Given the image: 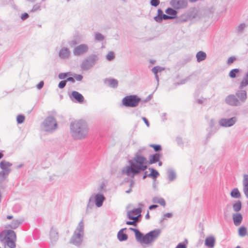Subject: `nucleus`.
<instances>
[{
    "label": "nucleus",
    "instance_id": "f257e3e1",
    "mask_svg": "<svg viewBox=\"0 0 248 248\" xmlns=\"http://www.w3.org/2000/svg\"><path fill=\"white\" fill-rule=\"evenodd\" d=\"M141 152L139 150L137 153L135 157L129 161L130 166H126L122 170V173L128 176L134 177L135 175L139 173L141 171L145 170L147 166L145 164L146 163V158L139 155Z\"/></svg>",
    "mask_w": 248,
    "mask_h": 248
},
{
    "label": "nucleus",
    "instance_id": "f03ea898",
    "mask_svg": "<svg viewBox=\"0 0 248 248\" xmlns=\"http://www.w3.org/2000/svg\"><path fill=\"white\" fill-rule=\"evenodd\" d=\"M70 129L71 136L75 140L85 138L89 132L87 123L82 120L72 122L70 123Z\"/></svg>",
    "mask_w": 248,
    "mask_h": 248
},
{
    "label": "nucleus",
    "instance_id": "7ed1b4c3",
    "mask_svg": "<svg viewBox=\"0 0 248 248\" xmlns=\"http://www.w3.org/2000/svg\"><path fill=\"white\" fill-rule=\"evenodd\" d=\"M84 234V223L81 220L70 240V243L75 246H79L82 241Z\"/></svg>",
    "mask_w": 248,
    "mask_h": 248
},
{
    "label": "nucleus",
    "instance_id": "20e7f679",
    "mask_svg": "<svg viewBox=\"0 0 248 248\" xmlns=\"http://www.w3.org/2000/svg\"><path fill=\"white\" fill-rule=\"evenodd\" d=\"M99 60L97 55L92 54L85 58L80 65L82 70L87 71L93 68Z\"/></svg>",
    "mask_w": 248,
    "mask_h": 248
},
{
    "label": "nucleus",
    "instance_id": "39448f33",
    "mask_svg": "<svg viewBox=\"0 0 248 248\" xmlns=\"http://www.w3.org/2000/svg\"><path fill=\"white\" fill-rule=\"evenodd\" d=\"M41 127L45 131L51 132L57 129V123L53 117L48 116L43 122Z\"/></svg>",
    "mask_w": 248,
    "mask_h": 248
},
{
    "label": "nucleus",
    "instance_id": "423d86ee",
    "mask_svg": "<svg viewBox=\"0 0 248 248\" xmlns=\"http://www.w3.org/2000/svg\"><path fill=\"white\" fill-rule=\"evenodd\" d=\"M141 99L136 95H127L122 99L123 105L126 107L134 108L138 106Z\"/></svg>",
    "mask_w": 248,
    "mask_h": 248
},
{
    "label": "nucleus",
    "instance_id": "0eeeda50",
    "mask_svg": "<svg viewBox=\"0 0 248 248\" xmlns=\"http://www.w3.org/2000/svg\"><path fill=\"white\" fill-rule=\"evenodd\" d=\"M161 232L160 230L157 229L151 231L144 235L142 237L141 244L149 245L154 242L159 236Z\"/></svg>",
    "mask_w": 248,
    "mask_h": 248
},
{
    "label": "nucleus",
    "instance_id": "6e6552de",
    "mask_svg": "<svg viewBox=\"0 0 248 248\" xmlns=\"http://www.w3.org/2000/svg\"><path fill=\"white\" fill-rule=\"evenodd\" d=\"M89 50V46L87 44H82L75 47L73 54L75 56H80L86 53Z\"/></svg>",
    "mask_w": 248,
    "mask_h": 248
},
{
    "label": "nucleus",
    "instance_id": "1a4fd4ad",
    "mask_svg": "<svg viewBox=\"0 0 248 248\" xmlns=\"http://www.w3.org/2000/svg\"><path fill=\"white\" fill-rule=\"evenodd\" d=\"M170 5L175 9H182L187 7V0H171Z\"/></svg>",
    "mask_w": 248,
    "mask_h": 248
},
{
    "label": "nucleus",
    "instance_id": "9d476101",
    "mask_svg": "<svg viewBox=\"0 0 248 248\" xmlns=\"http://www.w3.org/2000/svg\"><path fill=\"white\" fill-rule=\"evenodd\" d=\"M139 207L130 211H128L127 213V216L129 219H138L139 216L140 215L141 212V208L142 204H139Z\"/></svg>",
    "mask_w": 248,
    "mask_h": 248
},
{
    "label": "nucleus",
    "instance_id": "9b49d317",
    "mask_svg": "<svg viewBox=\"0 0 248 248\" xmlns=\"http://www.w3.org/2000/svg\"><path fill=\"white\" fill-rule=\"evenodd\" d=\"M225 101L226 104L231 106L237 107L241 105L235 94L228 95L226 97Z\"/></svg>",
    "mask_w": 248,
    "mask_h": 248
},
{
    "label": "nucleus",
    "instance_id": "f8f14e48",
    "mask_svg": "<svg viewBox=\"0 0 248 248\" xmlns=\"http://www.w3.org/2000/svg\"><path fill=\"white\" fill-rule=\"evenodd\" d=\"M237 121V118L233 117L229 119L222 118L219 121V124L222 127H230L234 125Z\"/></svg>",
    "mask_w": 248,
    "mask_h": 248
},
{
    "label": "nucleus",
    "instance_id": "ddd939ff",
    "mask_svg": "<svg viewBox=\"0 0 248 248\" xmlns=\"http://www.w3.org/2000/svg\"><path fill=\"white\" fill-rule=\"evenodd\" d=\"M243 89L239 87V89L235 92V95L241 105L246 101L248 98L247 92Z\"/></svg>",
    "mask_w": 248,
    "mask_h": 248
},
{
    "label": "nucleus",
    "instance_id": "4468645a",
    "mask_svg": "<svg viewBox=\"0 0 248 248\" xmlns=\"http://www.w3.org/2000/svg\"><path fill=\"white\" fill-rule=\"evenodd\" d=\"M4 236L3 239L5 240H16V234L15 232L12 230H8L3 231L0 234V239L2 240V236Z\"/></svg>",
    "mask_w": 248,
    "mask_h": 248
},
{
    "label": "nucleus",
    "instance_id": "2eb2a0df",
    "mask_svg": "<svg viewBox=\"0 0 248 248\" xmlns=\"http://www.w3.org/2000/svg\"><path fill=\"white\" fill-rule=\"evenodd\" d=\"M12 163L5 160H2L0 163V168L1 169V171L5 172L6 174H9L11 171L10 167L12 166Z\"/></svg>",
    "mask_w": 248,
    "mask_h": 248
},
{
    "label": "nucleus",
    "instance_id": "dca6fc26",
    "mask_svg": "<svg viewBox=\"0 0 248 248\" xmlns=\"http://www.w3.org/2000/svg\"><path fill=\"white\" fill-rule=\"evenodd\" d=\"M93 200H94L96 206L100 207L102 205L104 201L105 200V197L102 194H97L94 197Z\"/></svg>",
    "mask_w": 248,
    "mask_h": 248
},
{
    "label": "nucleus",
    "instance_id": "f3484780",
    "mask_svg": "<svg viewBox=\"0 0 248 248\" xmlns=\"http://www.w3.org/2000/svg\"><path fill=\"white\" fill-rule=\"evenodd\" d=\"M70 98L72 100H73V98L75 99L76 101L79 103H82L84 100L83 95L77 91L72 92Z\"/></svg>",
    "mask_w": 248,
    "mask_h": 248
},
{
    "label": "nucleus",
    "instance_id": "a211bd4d",
    "mask_svg": "<svg viewBox=\"0 0 248 248\" xmlns=\"http://www.w3.org/2000/svg\"><path fill=\"white\" fill-rule=\"evenodd\" d=\"M70 54V51L69 49L67 48L63 47L59 51V57L63 59H67L69 58Z\"/></svg>",
    "mask_w": 248,
    "mask_h": 248
},
{
    "label": "nucleus",
    "instance_id": "6ab92c4d",
    "mask_svg": "<svg viewBox=\"0 0 248 248\" xmlns=\"http://www.w3.org/2000/svg\"><path fill=\"white\" fill-rule=\"evenodd\" d=\"M243 192L247 197L248 199V175L244 174L243 175Z\"/></svg>",
    "mask_w": 248,
    "mask_h": 248
},
{
    "label": "nucleus",
    "instance_id": "aec40b11",
    "mask_svg": "<svg viewBox=\"0 0 248 248\" xmlns=\"http://www.w3.org/2000/svg\"><path fill=\"white\" fill-rule=\"evenodd\" d=\"M232 219L234 224L237 226L240 225L243 219V217L240 213H236L232 215Z\"/></svg>",
    "mask_w": 248,
    "mask_h": 248
},
{
    "label": "nucleus",
    "instance_id": "412c9836",
    "mask_svg": "<svg viewBox=\"0 0 248 248\" xmlns=\"http://www.w3.org/2000/svg\"><path fill=\"white\" fill-rule=\"evenodd\" d=\"M215 244V239L212 236H209L205 240V245L209 248H213Z\"/></svg>",
    "mask_w": 248,
    "mask_h": 248
},
{
    "label": "nucleus",
    "instance_id": "4be33fe9",
    "mask_svg": "<svg viewBox=\"0 0 248 248\" xmlns=\"http://www.w3.org/2000/svg\"><path fill=\"white\" fill-rule=\"evenodd\" d=\"M161 155L159 153H156L153 155H150L149 157V163L152 164L159 161Z\"/></svg>",
    "mask_w": 248,
    "mask_h": 248
},
{
    "label": "nucleus",
    "instance_id": "5701e85b",
    "mask_svg": "<svg viewBox=\"0 0 248 248\" xmlns=\"http://www.w3.org/2000/svg\"><path fill=\"white\" fill-rule=\"evenodd\" d=\"M50 238L52 242H56L59 238V234L56 229L51 228L50 232Z\"/></svg>",
    "mask_w": 248,
    "mask_h": 248
},
{
    "label": "nucleus",
    "instance_id": "b1692460",
    "mask_svg": "<svg viewBox=\"0 0 248 248\" xmlns=\"http://www.w3.org/2000/svg\"><path fill=\"white\" fill-rule=\"evenodd\" d=\"M106 84H108L110 87L112 88H116L118 86V82L117 79L108 78L105 80Z\"/></svg>",
    "mask_w": 248,
    "mask_h": 248
},
{
    "label": "nucleus",
    "instance_id": "393cba45",
    "mask_svg": "<svg viewBox=\"0 0 248 248\" xmlns=\"http://www.w3.org/2000/svg\"><path fill=\"white\" fill-rule=\"evenodd\" d=\"M126 229V228L122 229L118 232L117 237L119 241H124L127 239V235L125 233H124L123 232Z\"/></svg>",
    "mask_w": 248,
    "mask_h": 248
},
{
    "label": "nucleus",
    "instance_id": "a878e982",
    "mask_svg": "<svg viewBox=\"0 0 248 248\" xmlns=\"http://www.w3.org/2000/svg\"><path fill=\"white\" fill-rule=\"evenodd\" d=\"M167 173L168 179L170 182L174 181L176 178V174L173 170L169 169L167 170Z\"/></svg>",
    "mask_w": 248,
    "mask_h": 248
},
{
    "label": "nucleus",
    "instance_id": "bb28decb",
    "mask_svg": "<svg viewBox=\"0 0 248 248\" xmlns=\"http://www.w3.org/2000/svg\"><path fill=\"white\" fill-rule=\"evenodd\" d=\"M248 85V71L246 73L239 84V88H244Z\"/></svg>",
    "mask_w": 248,
    "mask_h": 248
},
{
    "label": "nucleus",
    "instance_id": "cd10ccee",
    "mask_svg": "<svg viewBox=\"0 0 248 248\" xmlns=\"http://www.w3.org/2000/svg\"><path fill=\"white\" fill-rule=\"evenodd\" d=\"M22 221L19 219H14L10 224L8 225V228L12 229H16L21 223Z\"/></svg>",
    "mask_w": 248,
    "mask_h": 248
},
{
    "label": "nucleus",
    "instance_id": "c85d7f7f",
    "mask_svg": "<svg viewBox=\"0 0 248 248\" xmlns=\"http://www.w3.org/2000/svg\"><path fill=\"white\" fill-rule=\"evenodd\" d=\"M206 58V53L202 51H199L196 54V58L198 62L204 60Z\"/></svg>",
    "mask_w": 248,
    "mask_h": 248
},
{
    "label": "nucleus",
    "instance_id": "c756f323",
    "mask_svg": "<svg viewBox=\"0 0 248 248\" xmlns=\"http://www.w3.org/2000/svg\"><path fill=\"white\" fill-rule=\"evenodd\" d=\"M230 195L235 199H239L241 197V193L237 188H233L231 192Z\"/></svg>",
    "mask_w": 248,
    "mask_h": 248
},
{
    "label": "nucleus",
    "instance_id": "7c9ffc66",
    "mask_svg": "<svg viewBox=\"0 0 248 248\" xmlns=\"http://www.w3.org/2000/svg\"><path fill=\"white\" fill-rule=\"evenodd\" d=\"M215 124V122L214 120L211 119L209 122V126H210V128L211 129V132H209L207 135V137L208 138H210L211 137V136L213 134H214L217 130V129H216L214 131L213 129Z\"/></svg>",
    "mask_w": 248,
    "mask_h": 248
},
{
    "label": "nucleus",
    "instance_id": "2f4dec72",
    "mask_svg": "<svg viewBox=\"0 0 248 248\" xmlns=\"http://www.w3.org/2000/svg\"><path fill=\"white\" fill-rule=\"evenodd\" d=\"M152 201L154 203H157L160 204L161 205L165 206L166 202L164 199L162 198H158L157 197H154Z\"/></svg>",
    "mask_w": 248,
    "mask_h": 248
},
{
    "label": "nucleus",
    "instance_id": "473e14b6",
    "mask_svg": "<svg viewBox=\"0 0 248 248\" xmlns=\"http://www.w3.org/2000/svg\"><path fill=\"white\" fill-rule=\"evenodd\" d=\"M242 207V203L241 201H238L232 205V208L234 211L237 212H239Z\"/></svg>",
    "mask_w": 248,
    "mask_h": 248
},
{
    "label": "nucleus",
    "instance_id": "72a5a7b5",
    "mask_svg": "<svg viewBox=\"0 0 248 248\" xmlns=\"http://www.w3.org/2000/svg\"><path fill=\"white\" fill-rule=\"evenodd\" d=\"M163 12L162 10L160 9H158L157 10V15L154 17V20L158 22V23H161V18L162 15H163Z\"/></svg>",
    "mask_w": 248,
    "mask_h": 248
},
{
    "label": "nucleus",
    "instance_id": "f704fd0d",
    "mask_svg": "<svg viewBox=\"0 0 248 248\" xmlns=\"http://www.w3.org/2000/svg\"><path fill=\"white\" fill-rule=\"evenodd\" d=\"M176 9H172L171 8H167L165 12L169 15V16H175L177 14V12L176 11Z\"/></svg>",
    "mask_w": 248,
    "mask_h": 248
},
{
    "label": "nucleus",
    "instance_id": "c9c22d12",
    "mask_svg": "<svg viewBox=\"0 0 248 248\" xmlns=\"http://www.w3.org/2000/svg\"><path fill=\"white\" fill-rule=\"evenodd\" d=\"M144 237V235L140 231H137L135 234V237L136 240L141 244L142 241V237Z\"/></svg>",
    "mask_w": 248,
    "mask_h": 248
},
{
    "label": "nucleus",
    "instance_id": "e433bc0d",
    "mask_svg": "<svg viewBox=\"0 0 248 248\" xmlns=\"http://www.w3.org/2000/svg\"><path fill=\"white\" fill-rule=\"evenodd\" d=\"M247 232V228L245 227L241 226L239 228L238 234L241 237L245 236Z\"/></svg>",
    "mask_w": 248,
    "mask_h": 248
},
{
    "label": "nucleus",
    "instance_id": "4c0bfd02",
    "mask_svg": "<svg viewBox=\"0 0 248 248\" xmlns=\"http://www.w3.org/2000/svg\"><path fill=\"white\" fill-rule=\"evenodd\" d=\"M16 240H5V242L7 246L10 248H16Z\"/></svg>",
    "mask_w": 248,
    "mask_h": 248
},
{
    "label": "nucleus",
    "instance_id": "58836bf2",
    "mask_svg": "<svg viewBox=\"0 0 248 248\" xmlns=\"http://www.w3.org/2000/svg\"><path fill=\"white\" fill-rule=\"evenodd\" d=\"M41 10V4L40 3H36L34 4L31 9V10L30 12H37L38 11H40Z\"/></svg>",
    "mask_w": 248,
    "mask_h": 248
},
{
    "label": "nucleus",
    "instance_id": "ea45409f",
    "mask_svg": "<svg viewBox=\"0 0 248 248\" xmlns=\"http://www.w3.org/2000/svg\"><path fill=\"white\" fill-rule=\"evenodd\" d=\"M80 40L79 38H76L71 40L69 42V44L70 46H75L77 44L79 43L80 42Z\"/></svg>",
    "mask_w": 248,
    "mask_h": 248
},
{
    "label": "nucleus",
    "instance_id": "a19ab883",
    "mask_svg": "<svg viewBox=\"0 0 248 248\" xmlns=\"http://www.w3.org/2000/svg\"><path fill=\"white\" fill-rule=\"evenodd\" d=\"M239 72V69H233L230 72L229 76L232 78H235L236 77V74L238 73Z\"/></svg>",
    "mask_w": 248,
    "mask_h": 248
},
{
    "label": "nucleus",
    "instance_id": "79ce46f5",
    "mask_svg": "<svg viewBox=\"0 0 248 248\" xmlns=\"http://www.w3.org/2000/svg\"><path fill=\"white\" fill-rule=\"evenodd\" d=\"M95 39L98 41H102L104 39V37L100 33L97 32L95 34Z\"/></svg>",
    "mask_w": 248,
    "mask_h": 248
},
{
    "label": "nucleus",
    "instance_id": "37998d69",
    "mask_svg": "<svg viewBox=\"0 0 248 248\" xmlns=\"http://www.w3.org/2000/svg\"><path fill=\"white\" fill-rule=\"evenodd\" d=\"M163 70H164V68H163L161 67L157 66H155L154 67H153L152 69V71L153 72V73L154 74H157V73L158 72H161Z\"/></svg>",
    "mask_w": 248,
    "mask_h": 248
},
{
    "label": "nucleus",
    "instance_id": "c03bdc74",
    "mask_svg": "<svg viewBox=\"0 0 248 248\" xmlns=\"http://www.w3.org/2000/svg\"><path fill=\"white\" fill-rule=\"evenodd\" d=\"M9 174H6L5 172L3 171H0V183H2L4 181L6 178L8 176Z\"/></svg>",
    "mask_w": 248,
    "mask_h": 248
},
{
    "label": "nucleus",
    "instance_id": "a18cd8bd",
    "mask_svg": "<svg viewBox=\"0 0 248 248\" xmlns=\"http://www.w3.org/2000/svg\"><path fill=\"white\" fill-rule=\"evenodd\" d=\"M114 57V54L112 51L108 52V54L106 55V59L109 61H111L113 60Z\"/></svg>",
    "mask_w": 248,
    "mask_h": 248
},
{
    "label": "nucleus",
    "instance_id": "49530a36",
    "mask_svg": "<svg viewBox=\"0 0 248 248\" xmlns=\"http://www.w3.org/2000/svg\"><path fill=\"white\" fill-rule=\"evenodd\" d=\"M149 170L152 172V176L153 179H156L159 175L158 171L153 168H149Z\"/></svg>",
    "mask_w": 248,
    "mask_h": 248
},
{
    "label": "nucleus",
    "instance_id": "de8ad7c7",
    "mask_svg": "<svg viewBox=\"0 0 248 248\" xmlns=\"http://www.w3.org/2000/svg\"><path fill=\"white\" fill-rule=\"evenodd\" d=\"M68 75H71L70 72L68 73H60L58 75V77L61 79H63L66 78Z\"/></svg>",
    "mask_w": 248,
    "mask_h": 248
},
{
    "label": "nucleus",
    "instance_id": "09e8293b",
    "mask_svg": "<svg viewBox=\"0 0 248 248\" xmlns=\"http://www.w3.org/2000/svg\"><path fill=\"white\" fill-rule=\"evenodd\" d=\"M25 120V117L22 115H18L16 118V121L18 124H22Z\"/></svg>",
    "mask_w": 248,
    "mask_h": 248
},
{
    "label": "nucleus",
    "instance_id": "8fccbe9b",
    "mask_svg": "<svg viewBox=\"0 0 248 248\" xmlns=\"http://www.w3.org/2000/svg\"><path fill=\"white\" fill-rule=\"evenodd\" d=\"M93 196H91L89 198V202L87 204V211L88 210L89 208H91L92 206H93Z\"/></svg>",
    "mask_w": 248,
    "mask_h": 248
},
{
    "label": "nucleus",
    "instance_id": "3c124183",
    "mask_svg": "<svg viewBox=\"0 0 248 248\" xmlns=\"http://www.w3.org/2000/svg\"><path fill=\"white\" fill-rule=\"evenodd\" d=\"M246 27V25L245 23L240 24L237 27V31L238 32H242L245 28Z\"/></svg>",
    "mask_w": 248,
    "mask_h": 248
},
{
    "label": "nucleus",
    "instance_id": "603ef678",
    "mask_svg": "<svg viewBox=\"0 0 248 248\" xmlns=\"http://www.w3.org/2000/svg\"><path fill=\"white\" fill-rule=\"evenodd\" d=\"M175 18V16H171L169 15L163 14V15H162V17H161V22L162 21L163 19L168 20V19H173Z\"/></svg>",
    "mask_w": 248,
    "mask_h": 248
},
{
    "label": "nucleus",
    "instance_id": "864d4df0",
    "mask_svg": "<svg viewBox=\"0 0 248 248\" xmlns=\"http://www.w3.org/2000/svg\"><path fill=\"white\" fill-rule=\"evenodd\" d=\"M150 146L153 147L155 152H159L161 150V147L160 145L152 144Z\"/></svg>",
    "mask_w": 248,
    "mask_h": 248
},
{
    "label": "nucleus",
    "instance_id": "5fc2aeb1",
    "mask_svg": "<svg viewBox=\"0 0 248 248\" xmlns=\"http://www.w3.org/2000/svg\"><path fill=\"white\" fill-rule=\"evenodd\" d=\"M159 0H151L150 1L151 5L155 7L157 6L159 4Z\"/></svg>",
    "mask_w": 248,
    "mask_h": 248
},
{
    "label": "nucleus",
    "instance_id": "6e6d98bb",
    "mask_svg": "<svg viewBox=\"0 0 248 248\" xmlns=\"http://www.w3.org/2000/svg\"><path fill=\"white\" fill-rule=\"evenodd\" d=\"M133 221H127L126 222V224L129 225H133L135 226H137V222L138 221V219H132Z\"/></svg>",
    "mask_w": 248,
    "mask_h": 248
},
{
    "label": "nucleus",
    "instance_id": "4d7b16f0",
    "mask_svg": "<svg viewBox=\"0 0 248 248\" xmlns=\"http://www.w3.org/2000/svg\"><path fill=\"white\" fill-rule=\"evenodd\" d=\"M66 82L67 80H65L60 81L58 85L59 88L60 89L63 88L66 85Z\"/></svg>",
    "mask_w": 248,
    "mask_h": 248
},
{
    "label": "nucleus",
    "instance_id": "13d9d810",
    "mask_svg": "<svg viewBox=\"0 0 248 248\" xmlns=\"http://www.w3.org/2000/svg\"><path fill=\"white\" fill-rule=\"evenodd\" d=\"M74 77L75 79H76L78 81H81L83 78V77L82 75L78 74H75L74 75Z\"/></svg>",
    "mask_w": 248,
    "mask_h": 248
},
{
    "label": "nucleus",
    "instance_id": "bf43d9fd",
    "mask_svg": "<svg viewBox=\"0 0 248 248\" xmlns=\"http://www.w3.org/2000/svg\"><path fill=\"white\" fill-rule=\"evenodd\" d=\"M235 60L236 58L234 57H231L228 59L227 63L228 64H231L233 63Z\"/></svg>",
    "mask_w": 248,
    "mask_h": 248
},
{
    "label": "nucleus",
    "instance_id": "052dcab7",
    "mask_svg": "<svg viewBox=\"0 0 248 248\" xmlns=\"http://www.w3.org/2000/svg\"><path fill=\"white\" fill-rule=\"evenodd\" d=\"M172 217V213H166V214L164 215V217L163 218V219L161 220V221L165 219L166 217L171 218Z\"/></svg>",
    "mask_w": 248,
    "mask_h": 248
},
{
    "label": "nucleus",
    "instance_id": "680f3d73",
    "mask_svg": "<svg viewBox=\"0 0 248 248\" xmlns=\"http://www.w3.org/2000/svg\"><path fill=\"white\" fill-rule=\"evenodd\" d=\"M29 17V15L27 13H24L21 15V18L22 20H24Z\"/></svg>",
    "mask_w": 248,
    "mask_h": 248
},
{
    "label": "nucleus",
    "instance_id": "e2e57ef3",
    "mask_svg": "<svg viewBox=\"0 0 248 248\" xmlns=\"http://www.w3.org/2000/svg\"><path fill=\"white\" fill-rule=\"evenodd\" d=\"M44 83L43 81H41V82H39V84H37V88L40 90L41 89H42L44 86Z\"/></svg>",
    "mask_w": 248,
    "mask_h": 248
},
{
    "label": "nucleus",
    "instance_id": "0e129e2a",
    "mask_svg": "<svg viewBox=\"0 0 248 248\" xmlns=\"http://www.w3.org/2000/svg\"><path fill=\"white\" fill-rule=\"evenodd\" d=\"M175 248H186V245L183 243H179Z\"/></svg>",
    "mask_w": 248,
    "mask_h": 248
},
{
    "label": "nucleus",
    "instance_id": "69168bd1",
    "mask_svg": "<svg viewBox=\"0 0 248 248\" xmlns=\"http://www.w3.org/2000/svg\"><path fill=\"white\" fill-rule=\"evenodd\" d=\"M151 98H152V95L150 94V95H148L145 99L142 100V101L143 103H146V102H147L149 101H150L151 99Z\"/></svg>",
    "mask_w": 248,
    "mask_h": 248
},
{
    "label": "nucleus",
    "instance_id": "338daca9",
    "mask_svg": "<svg viewBox=\"0 0 248 248\" xmlns=\"http://www.w3.org/2000/svg\"><path fill=\"white\" fill-rule=\"evenodd\" d=\"M65 80H67V81H70L72 83H74L75 82V78L72 77H69Z\"/></svg>",
    "mask_w": 248,
    "mask_h": 248
},
{
    "label": "nucleus",
    "instance_id": "774afa93",
    "mask_svg": "<svg viewBox=\"0 0 248 248\" xmlns=\"http://www.w3.org/2000/svg\"><path fill=\"white\" fill-rule=\"evenodd\" d=\"M142 119L143 120V121L144 122L146 125L148 127H149L150 125V124H149V122H148V120L145 117H142Z\"/></svg>",
    "mask_w": 248,
    "mask_h": 248
}]
</instances>
